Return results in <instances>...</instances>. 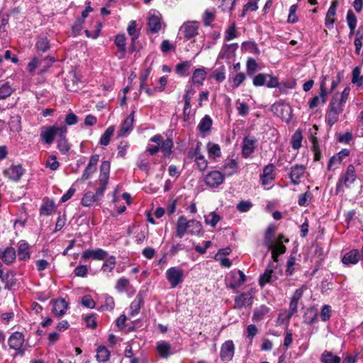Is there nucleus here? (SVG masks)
Here are the masks:
<instances>
[{
    "label": "nucleus",
    "mask_w": 363,
    "mask_h": 363,
    "mask_svg": "<svg viewBox=\"0 0 363 363\" xmlns=\"http://www.w3.org/2000/svg\"><path fill=\"white\" fill-rule=\"evenodd\" d=\"M206 72L205 70V68H198L194 70L191 77V80L194 84L201 85L203 84V82L206 79Z\"/></svg>",
    "instance_id": "nucleus-34"
},
{
    "label": "nucleus",
    "mask_w": 363,
    "mask_h": 363,
    "mask_svg": "<svg viewBox=\"0 0 363 363\" xmlns=\"http://www.w3.org/2000/svg\"><path fill=\"white\" fill-rule=\"evenodd\" d=\"M202 143L201 142H197L195 148H191L189 151L188 156L191 159L196 160L199 156H201L202 154L201 152Z\"/></svg>",
    "instance_id": "nucleus-63"
},
{
    "label": "nucleus",
    "mask_w": 363,
    "mask_h": 363,
    "mask_svg": "<svg viewBox=\"0 0 363 363\" xmlns=\"http://www.w3.org/2000/svg\"><path fill=\"white\" fill-rule=\"evenodd\" d=\"M110 167L111 164L108 161H103L100 167L99 185L106 189L109 179Z\"/></svg>",
    "instance_id": "nucleus-20"
},
{
    "label": "nucleus",
    "mask_w": 363,
    "mask_h": 363,
    "mask_svg": "<svg viewBox=\"0 0 363 363\" xmlns=\"http://www.w3.org/2000/svg\"><path fill=\"white\" fill-rule=\"evenodd\" d=\"M298 301L291 300L289 304V311L288 313H282L280 314L279 318H282L283 321L289 322L292 315L297 312Z\"/></svg>",
    "instance_id": "nucleus-38"
},
{
    "label": "nucleus",
    "mask_w": 363,
    "mask_h": 363,
    "mask_svg": "<svg viewBox=\"0 0 363 363\" xmlns=\"http://www.w3.org/2000/svg\"><path fill=\"white\" fill-rule=\"evenodd\" d=\"M304 170L305 168L303 165H295L291 168L290 179L294 184L296 185L301 182Z\"/></svg>",
    "instance_id": "nucleus-26"
},
{
    "label": "nucleus",
    "mask_w": 363,
    "mask_h": 363,
    "mask_svg": "<svg viewBox=\"0 0 363 363\" xmlns=\"http://www.w3.org/2000/svg\"><path fill=\"white\" fill-rule=\"evenodd\" d=\"M238 169V162L233 159L225 160L222 167V170L224 172L223 174L228 177L232 176L236 173Z\"/></svg>",
    "instance_id": "nucleus-29"
},
{
    "label": "nucleus",
    "mask_w": 363,
    "mask_h": 363,
    "mask_svg": "<svg viewBox=\"0 0 363 363\" xmlns=\"http://www.w3.org/2000/svg\"><path fill=\"white\" fill-rule=\"evenodd\" d=\"M25 169L21 164H12L7 169H4L3 174L4 177L9 179L18 182L23 175Z\"/></svg>",
    "instance_id": "nucleus-12"
},
{
    "label": "nucleus",
    "mask_w": 363,
    "mask_h": 363,
    "mask_svg": "<svg viewBox=\"0 0 363 363\" xmlns=\"http://www.w3.org/2000/svg\"><path fill=\"white\" fill-rule=\"evenodd\" d=\"M134 121V111L127 117V118L123 122L121 128L118 131V136L123 137L125 136L133 128V124Z\"/></svg>",
    "instance_id": "nucleus-25"
},
{
    "label": "nucleus",
    "mask_w": 363,
    "mask_h": 363,
    "mask_svg": "<svg viewBox=\"0 0 363 363\" xmlns=\"http://www.w3.org/2000/svg\"><path fill=\"white\" fill-rule=\"evenodd\" d=\"M347 23L350 30H355L357 23V19L354 13L349 10L347 13Z\"/></svg>",
    "instance_id": "nucleus-60"
},
{
    "label": "nucleus",
    "mask_w": 363,
    "mask_h": 363,
    "mask_svg": "<svg viewBox=\"0 0 363 363\" xmlns=\"http://www.w3.org/2000/svg\"><path fill=\"white\" fill-rule=\"evenodd\" d=\"M269 312V308L264 305L255 309L252 320L256 322L262 320L264 317Z\"/></svg>",
    "instance_id": "nucleus-41"
},
{
    "label": "nucleus",
    "mask_w": 363,
    "mask_h": 363,
    "mask_svg": "<svg viewBox=\"0 0 363 363\" xmlns=\"http://www.w3.org/2000/svg\"><path fill=\"white\" fill-rule=\"evenodd\" d=\"M55 207V202L48 199H45L43 205L40 208V214L41 216H50Z\"/></svg>",
    "instance_id": "nucleus-36"
},
{
    "label": "nucleus",
    "mask_w": 363,
    "mask_h": 363,
    "mask_svg": "<svg viewBox=\"0 0 363 363\" xmlns=\"http://www.w3.org/2000/svg\"><path fill=\"white\" fill-rule=\"evenodd\" d=\"M173 146V141L172 139H167L162 141L160 145V150L164 153V156H169L172 152V148Z\"/></svg>",
    "instance_id": "nucleus-58"
},
{
    "label": "nucleus",
    "mask_w": 363,
    "mask_h": 363,
    "mask_svg": "<svg viewBox=\"0 0 363 363\" xmlns=\"http://www.w3.org/2000/svg\"><path fill=\"white\" fill-rule=\"evenodd\" d=\"M114 43L118 48L116 55L119 60H122L126 55V38L124 34H118L114 39Z\"/></svg>",
    "instance_id": "nucleus-17"
},
{
    "label": "nucleus",
    "mask_w": 363,
    "mask_h": 363,
    "mask_svg": "<svg viewBox=\"0 0 363 363\" xmlns=\"http://www.w3.org/2000/svg\"><path fill=\"white\" fill-rule=\"evenodd\" d=\"M208 152L210 157H219L221 156L220 146L218 144H208Z\"/></svg>",
    "instance_id": "nucleus-59"
},
{
    "label": "nucleus",
    "mask_w": 363,
    "mask_h": 363,
    "mask_svg": "<svg viewBox=\"0 0 363 363\" xmlns=\"http://www.w3.org/2000/svg\"><path fill=\"white\" fill-rule=\"evenodd\" d=\"M67 128L65 125H46L40 128V139L47 145H51L56 135L67 133Z\"/></svg>",
    "instance_id": "nucleus-1"
},
{
    "label": "nucleus",
    "mask_w": 363,
    "mask_h": 363,
    "mask_svg": "<svg viewBox=\"0 0 363 363\" xmlns=\"http://www.w3.org/2000/svg\"><path fill=\"white\" fill-rule=\"evenodd\" d=\"M251 296L246 293H242L235 298V308H241L247 303L251 304Z\"/></svg>",
    "instance_id": "nucleus-39"
},
{
    "label": "nucleus",
    "mask_w": 363,
    "mask_h": 363,
    "mask_svg": "<svg viewBox=\"0 0 363 363\" xmlns=\"http://www.w3.org/2000/svg\"><path fill=\"white\" fill-rule=\"evenodd\" d=\"M350 150L348 149H342V150H340L338 154H337V157H333L330 159L329 160V162H328V168L330 169V167H332V165L333 164H335V162H339L340 163L342 162V160H343V158L349 156L350 155Z\"/></svg>",
    "instance_id": "nucleus-49"
},
{
    "label": "nucleus",
    "mask_w": 363,
    "mask_h": 363,
    "mask_svg": "<svg viewBox=\"0 0 363 363\" xmlns=\"http://www.w3.org/2000/svg\"><path fill=\"white\" fill-rule=\"evenodd\" d=\"M110 352L104 346H100L97 348L96 358L99 362H105L109 359Z\"/></svg>",
    "instance_id": "nucleus-43"
},
{
    "label": "nucleus",
    "mask_w": 363,
    "mask_h": 363,
    "mask_svg": "<svg viewBox=\"0 0 363 363\" xmlns=\"http://www.w3.org/2000/svg\"><path fill=\"white\" fill-rule=\"evenodd\" d=\"M329 79V76H323L322 80L320 84V94L319 96H315L313 97L308 102V106L311 109H313L317 108L318 106L321 104H324L326 101V96L328 94L327 87H326V82Z\"/></svg>",
    "instance_id": "nucleus-4"
},
{
    "label": "nucleus",
    "mask_w": 363,
    "mask_h": 363,
    "mask_svg": "<svg viewBox=\"0 0 363 363\" xmlns=\"http://www.w3.org/2000/svg\"><path fill=\"white\" fill-rule=\"evenodd\" d=\"M143 303V296L140 291L130 305V315L131 316L138 315L140 311L141 306Z\"/></svg>",
    "instance_id": "nucleus-27"
},
{
    "label": "nucleus",
    "mask_w": 363,
    "mask_h": 363,
    "mask_svg": "<svg viewBox=\"0 0 363 363\" xmlns=\"http://www.w3.org/2000/svg\"><path fill=\"white\" fill-rule=\"evenodd\" d=\"M225 179V174L218 170L209 172L205 176V183L211 188H216L222 184Z\"/></svg>",
    "instance_id": "nucleus-7"
},
{
    "label": "nucleus",
    "mask_w": 363,
    "mask_h": 363,
    "mask_svg": "<svg viewBox=\"0 0 363 363\" xmlns=\"http://www.w3.org/2000/svg\"><path fill=\"white\" fill-rule=\"evenodd\" d=\"M199 26L196 21H187L182 24L179 29L181 34L186 40H190L197 35Z\"/></svg>",
    "instance_id": "nucleus-10"
},
{
    "label": "nucleus",
    "mask_w": 363,
    "mask_h": 363,
    "mask_svg": "<svg viewBox=\"0 0 363 363\" xmlns=\"http://www.w3.org/2000/svg\"><path fill=\"white\" fill-rule=\"evenodd\" d=\"M127 32L128 35L131 37L130 51L133 52L135 50V41L140 35V28H137V23L135 21L132 20L129 22L128 26L127 27Z\"/></svg>",
    "instance_id": "nucleus-18"
},
{
    "label": "nucleus",
    "mask_w": 363,
    "mask_h": 363,
    "mask_svg": "<svg viewBox=\"0 0 363 363\" xmlns=\"http://www.w3.org/2000/svg\"><path fill=\"white\" fill-rule=\"evenodd\" d=\"M320 361L322 363H340L341 359L331 352L325 351L321 355Z\"/></svg>",
    "instance_id": "nucleus-45"
},
{
    "label": "nucleus",
    "mask_w": 363,
    "mask_h": 363,
    "mask_svg": "<svg viewBox=\"0 0 363 363\" xmlns=\"http://www.w3.org/2000/svg\"><path fill=\"white\" fill-rule=\"evenodd\" d=\"M276 227L274 225H269L265 232L264 245L267 247H272L274 241V232Z\"/></svg>",
    "instance_id": "nucleus-33"
},
{
    "label": "nucleus",
    "mask_w": 363,
    "mask_h": 363,
    "mask_svg": "<svg viewBox=\"0 0 363 363\" xmlns=\"http://www.w3.org/2000/svg\"><path fill=\"white\" fill-rule=\"evenodd\" d=\"M357 176L353 164H349L345 173H342L336 184V191L338 192L345 186L350 188L357 180Z\"/></svg>",
    "instance_id": "nucleus-2"
},
{
    "label": "nucleus",
    "mask_w": 363,
    "mask_h": 363,
    "mask_svg": "<svg viewBox=\"0 0 363 363\" xmlns=\"http://www.w3.org/2000/svg\"><path fill=\"white\" fill-rule=\"evenodd\" d=\"M203 227L199 221L196 220H189L188 233L191 235H199L202 233Z\"/></svg>",
    "instance_id": "nucleus-48"
},
{
    "label": "nucleus",
    "mask_w": 363,
    "mask_h": 363,
    "mask_svg": "<svg viewBox=\"0 0 363 363\" xmlns=\"http://www.w3.org/2000/svg\"><path fill=\"white\" fill-rule=\"evenodd\" d=\"M257 140L253 137L246 136L243 139L242 154L243 157H249L256 148Z\"/></svg>",
    "instance_id": "nucleus-15"
},
{
    "label": "nucleus",
    "mask_w": 363,
    "mask_h": 363,
    "mask_svg": "<svg viewBox=\"0 0 363 363\" xmlns=\"http://www.w3.org/2000/svg\"><path fill=\"white\" fill-rule=\"evenodd\" d=\"M14 91L9 82H6L0 86V99H5L9 97Z\"/></svg>",
    "instance_id": "nucleus-52"
},
{
    "label": "nucleus",
    "mask_w": 363,
    "mask_h": 363,
    "mask_svg": "<svg viewBox=\"0 0 363 363\" xmlns=\"http://www.w3.org/2000/svg\"><path fill=\"white\" fill-rule=\"evenodd\" d=\"M211 77L215 79L218 83L223 82L225 79V66L221 65L218 68L215 69L211 74Z\"/></svg>",
    "instance_id": "nucleus-51"
},
{
    "label": "nucleus",
    "mask_w": 363,
    "mask_h": 363,
    "mask_svg": "<svg viewBox=\"0 0 363 363\" xmlns=\"http://www.w3.org/2000/svg\"><path fill=\"white\" fill-rule=\"evenodd\" d=\"M189 220L184 216H181L177 223L176 235L182 238L186 233H188Z\"/></svg>",
    "instance_id": "nucleus-28"
},
{
    "label": "nucleus",
    "mask_w": 363,
    "mask_h": 363,
    "mask_svg": "<svg viewBox=\"0 0 363 363\" xmlns=\"http://www.w3.org/2000/svg\"><path fill=\"white\" fill-rule=\"evenodd\" d=\"M116 263V257L113 255H111L103 263L101 266V270L105 273L112 272V271L115 268Z\"/></svg>",
    "instance_id": "nucleus-46"
},
{
    "label": "nucleus",
    "mask_w": 363,
    "mask_h": 363,
    "mask_svg": "<svg viewBox=\"0 0 363 363\" xmlns=\"http://www.w3.org/2000/svg\"><path fill=\"white\" fill-rule=\"evenodd\" d=\"M245 280L246 277L244 272L241 270L231 271L227 277L228 286L233 289H237L242 285Z\"/></svg>",
    "instance_id": "nucleus-8"
},
{
    "label": "nucleus",
    "mask_w": 363,
    "mask_h": 363,
    "mask_svg": "<svg viewBox=\"0 0 363 363\" xmlns=\"http://www.w3.org/2000/svg\"><path fill=\"white\" fill-rule=\"evenodd\" d=\"M220 217L215 212H211L208 215L205 216V223L214 228L220 221Z\"/></svg>",
    "instance_id": "nucleus-57"
},
{
    "label": "nucleus",
    "mask_w": 363,
    "mask_h": 363,
    "mask_svg": "<svg viewBox=\"0 0 363 363\" xmlns=\"http://www.w3.org/2000/svg\"><path fill=\"white\" fill-rule=\"evenodd\" d=\"M361 258L359 251L357 249H353L344 255L342 258V262L347 266L353 265L358 263Z\"/></svg>",
    "instance_id": "nucleus-21"
},
{
    "label": "nucleus",
    "mask_w": 363,
    "mask_h": 363,
    "mask_svg": "<svg viewBox=\"0 0 363 363\" xmlns=\"http://www.w3.org/2000/svg\"><path fill=\"white\" fill-rule=\"evenodd\" d=\"M238 47L237 43L224 45L218 54V58L225 60L228 63H230L234 60Z\"/></svg>",
    "instance_id": "nucleus-11"
},
{
    "label": "nucleus",
    "mask_w": 363,
    "mask_h": 363,
    "mask_svg": "<svg viewBox=\"0 0 363 363\" xmlns=\"http://www.w3.org/2000/svg\"><path fill=\"white\" fill-rule=\"evenodd\" d=\"M274 115L281 118L283 121L289 123L292 118V108L291 106L280 100L275 102L271 108Z\"/></svg>",
    "instance_id": "nucleus-3"
},
{
    "label": "nucleus",
    "mask_w": 363,
    "mask_h": 363,
    "mask_svg": "<svg viewBox=\"0 0 363 363\" xmlns=\"http://www.w3.org/2000/svg\"><path fill=\"white\" fill-rule=\"evenodd\" d=\"M235 352V345L232 340H227L220 347V357L223 361H230Z\"/></svg>",
    "instance_id": "nucleus-14"
},
{
    "label": "nucleus",
    "mask_w": 363,
    "mask_h": 363,
    "mask_svg": "<svg viewBox=\"0 0 363 363\" xmlns=\"http://www.w3.org/2000/svg\"><path fill=\"white\" fill-rule=\"evenodd\" d=\"M274 169L275 167L272 164H269L264 167L263 173L260 176L262 185H267L274 179V176L273 174Z\"/></svg>",
    "instance_id": "nucleus-23"
},
{
    "label": "nucleus",
    "mask_w": 363,
    "mask_h": 363,
    "mask_svg": "<svg viewBox=\"0 0 363 363\" xmlns=\"http://www.w3.org/2000/svg\"><path fill=\"white\" fill-rule=\"evenodd\" d=\"M147 30L151 33H157L162 28V16L159 12L149 13L147 18Z\"/></svg>",
    "instance_id": "nucleus-9"
},
{
    "label": "nucleus",
    "mask_w": 363,
    "mask_h": 363,
    "mask_svg": "<svg viewBox=\"0 0 363 363\" xmlns=\"http://www.w3.org/2000/svg\"><path fill=\"white\" fill-rule=\"evenodd\" d=\"M68 308V304L65 299L60 298L52 302V313L58 317L63 315Z\"/></svg>",
    "instance_id": "nucleus-24"
},
{
    "label": "nucleus",
    "mask_w": 363,
    "mask_h": 363,
    "mask_svg": "<svg viewBox=\"0 0 363 363\" xmlns=\"http://www.w3.org/2000/svg\"><path fill=\"white\" fill-rule=\"evenodd\" d=\"M246 68L247 74L250 76L253 75L257 68L256 60L253 58H249L247 61Z\"/></svg>",
    "instance_id": "nucleus-64"
},
{
    "label": "nucleus",
    "mask_w": 363,
    "mask_h": 363,
    "mask_svg": "<svg viewBox=\"0 0 363 363\" xmlns=\"http://www.w3.org/2000/svg\"><path fill=\"white\" fill-rule=\"evenodd\" d=\"M166 277L169 282L171 287L175 288L183 282L184 270L177 267H172L167 270Z\"/></svg>",
    "instance_id": "nucleus-6"
},
{
    "label": "nucleus",
    "mask_w": 363,
    "mask_h": 363,
    "mask_svg": "<svg viewBox=\"0 0 363 363\" xmlns=\"http://www.w3.org/2000/svg\"><path fill=\"white\" fill-rule=\"evenodd\" d=\"M60 166L59 162L57 160V157L55 155H50L48 158L45 167L50 169L52 171H55L58 169Z\"/></svg>",
    "instance_id": "nucleus-62"
},
{
    "label": "nucleus",
    "mask_w": 363,
    "mask_h": 363,
    "mask_svg": "<svg viewBox=\"0 0 363 363\" xmlns=\"http://www.w3.org/2000/svg\"><path fill=\"white\" fill-rule=\"evenodd\" d=\"M115 128L113 125L109 126L101 136L99 143L103 146H107L109 144L111 138L113 136Z\"/></svg>",
    "instance_id": "nucleus-47"
},
{
    "label": "nucleus",
    "mask_w": 363,
    "mask_h": 363,
    "mask_svg": "<svg viewBox=\"0 0 363 363\" xmlns=\"http://www.w3.org/2000/svg\"><path fill=\"white\" fill-rule=\"evenodd\" d=\"M340 113L328 108L325 115V121L328 125L333 126L339 119Z\"/></svg>",
    "instance_id": "nucleus-55"
},
{
    "label": "nucleus",
    "mask_w": 363,
    "mask_h": 363,
    "mask_svg": "<svg viewBox=\"0 0 363 363\" xmlns=\"http://www.w3.org/2000/svg\"><path fill=\"white\" fill-rule=\"evenodd\" d=\"M35 48L38 52H45L50 48V42L46 37H40L36 42Z\"/></svg>",
    "instance_id": "nucleus-50"
},
{
    "label": "nucleus",
    "mask_w": 363,
    "mask_h": 363,
    "mask_svg": "<svg viewBox=\"0 0 363 363\" xmlns=\"http://www.w3.org/2000/svg\"><path fill=\"white\" fill-rule=\"evenodd\" d=\"M318 313L312 309H308L303 315V321L307 325H313L317 321Z\"/></svg>",
    "instance_id": "nucleus-53"
},
{
    "label": "nucleus",
    "mask_w": 363,
    "mask_h": 363,
    "mask_svg": "<svg viewBox=\"0 0 363 363\" xmlns=\"http://www.w3.org/2000/svg\"><path fill=\"white\" fill-rule=\"evenodd\" d=\"M212 125L213 121L210 116L205 115L199 122L197 128L201 133H206L211 130Z\"/></svg>",
    "instance_id": "nucleus-32"
},
{
    "label": "nucleus",
    "mask_w": 363,
    "mask_h": 363,
    "mask_svg": "<svg viewBox=\"0 0 363 363\" xmlns=\"http://www.w3.org/2000/svg\"><path fill=\"white\" fill-rule=\"evenodd\" d=\"M66 133H63L61 135H59V139L57 140V148L62 152V154L65 155L67 154L70 149L69 145L67 142V140L66 139L65 136Z\"/></svg>",
    "instance_id": "nucleus-44"
},
{
    "label": "nucleus",
    "mask_w": 363,
    "mask_h": 363,
    "mask_svg": "<svg viewBox=\"0 0 363 363\" xmlns=\"http://www.w3.org/2000/svg\"><path fill=\"white\" fill-rule=\"evenodd\" d=\"M40 60L42 62L40 74H43L47 71V69L51 67L53 62H55V57L48 55L45 57H40Z\"/></svg>",
    "instance_id": "nucleus-56"
},
{
    "label": "nucleus",
    "mask_w": 363,
    "mask_h": 363,
    "mask_svg": "<svg viewBox=\"0 0 363 363\" xmlns=\"http://www.w3.org/2000/svg\"><path fill=\"white\" fill-rule=\"evenodd\" d=\"M337 96H333L328 108L340 114L344 110L345 103L338 99Z\"/></svg>",
    "instance_id": "nucleus-37"
},
{
    "label": "nucleus",
    "mask_w": 363,
    "mask_h": 363,
    "mask_svg": "<svg viewBox=\"0 0 363 363\" xmlns=\"http://www.w3.org/2000/svg\"><path fill=\"white\" fill-rule=\"evenodd\" d=\"M267 74L259 73L255 75L252 80V84L255 86H262L266 84Z\"/></svg>",
    "instance_id": "nucleus-61"
},
{
    "label": "nucleus",
    "mask_w": 363,
    "mask_h": 363,
    "mask_svg": "<svg viewBox=\"0 0 363 363\" xmlns=\"http://www.w3.org/2000/svg\"><path fill=\"white\" fill-rule=\"evenodd\" d=\"M352 82L357 86H361L363 84V76L361 75V68L356 67L352 71Z\"/></svg>",
    "instance_id": "nucleus-54"
},
{
    "label": "nucleus",
    "mask_w": 363,
    "mask_h": 363,
    "mask_svg": "<svg viewBox=\"0 0 363 363\" xmlns=\"http://www.w3.org/2000/svg\"><path fill=\"white\" fill-rule=\"evenodd\" d=\"M338 6V1L333 0L331 3L330 6L329 7L325 18V25L328 29H333L334 27L335 23V16L336 15V10Z\"/></svg>",
    "instance_id": "nucleus-19"
},
{
    "label": "nucleus",
    "mask_w": 363,
    "mask_h": 363,
    "mask_svg": "<svg viewBox=\"0 0 363 363\" xmlns=\"http://www.w3.org/2000/svg\"><path fill=\"white\" fill-rule=\"evenodd\" d=\"M108 255V252L101 248L96 250H85L82 255V259L88 260L93 259L95 260H104Z\"/></svg>",
    "instance_id": "nucleus-16"
},
{
    "label": "nucleus",
    "mask_w": 363,
    "mask_h": 363,
    "mask_svg": "<svg viewBox=\"0 0 363 363\" xmlns=\"http://www.w3.org/2000/svg\"><path fill=\"white\" fill-rule=\"evenodd\" d=\"M171 345L167 342H159L157 345V352L162 358H167L170 354Z\"/></svg>",
    "instance_id": "nucleus-40"
},
{
    "label": "nucleus",
    "mask_w": 363,
    "mask_h": 363,
    "mask_svg": "<svg viewBox=\"0 0 363 363\" xmlns=\"http://www.w3.org/2000/svg\"><path fill=\"white\" fill-rule=\"evenodd\" d=\"M272 267H273V263L270 264L265 269L264 272L260 275L259 279V284L261 287H263L267 284L272 283L277 280V277L273 276V270Z\"/></svg>",
    "instance_id": "nucleus-22"
},
{
    "label": "nucleus",
    "mask_w": 363,
    "mask_h": 363,
    "mask_svg": "<svg viewBox=\"0 0 363 363\" xmlns=\"http://www.w3.org/2000/svg\"><path fill=\"white\" fill-rule=\"evenodd\" d=\"M18 256L21 260H26L30 258L29 245L25 240H21L18 243Z\"/></svg>",
    "instance_id": "nucleus-30"
},
{
    "label": "nucleus",
    "mask_w": 363,
    "mask_h": 363,
    "mask_svg": "<svg viewBox=\"0 0 363 363\" xmlns=\"http://www.w3.org/2000/svg\"><path fill=\"white\" fill-rule=\"evenodd\" d=\"M16 250L13 247H9L5 249V250L3 252L1 256V259L6 264H11L13 262V261L16 259Z\"/></svg>",
    "instance_id": "nucleus-35"
},
{
    "label": "nucleus",
    "mask_w": 363,
    "mask_h": 363,
    "mask_svg": "<svg viewBox=\"0 0 363 363\" xmlns=\"http://www.w3.org/2000/svg\"><path fill=\"white\" fill-rule=\"evenodd\" d=\"M24 343V336L20 332H15L11 334L8 340L10 348L19 351V354L23 355L24 351L21 349Z\"/></svg>",
    "instance_id": "nucleus-13"
},
{
    "label": "nucleus",
    "mask_w": 363,
    "mask_h": 363,
    "mask_svg": "<svg viewBox=\"0 0 363 363\" xmlns=\"http://www.w3.org/2000/svg\"><path fill=\"white\" fill-rule=\"evenodd\" d=\"M106 188L99 186L96 192L87 191L82 199V205L86 207H90L96 203L104 196Z\"/></svg>",
    "instance_id": "nucleus-5"
},
{
    "label": "nucleus",
    "mask_w": 363,
    "mask_h": 363,
    "mask_svg": "<svg viewBox=\"0 0 363 363\" xmlns=\"http://www.w3.org/2000/svg\"><path fill=\"white\" fill-rule=\"evenodd\" d=\"M191 67V62L189 61H184L182 63L177 64L175 67V72L179 75L184 77L189 74V69Z\"/></svg>",
    "instance_id": "nucleus-42"
},
{
    "label": "nucleus",
    "mask_w": 363,
    "mask_h": 363,
    "mask_svg": "<svg viewBox=\"0 0 363 363\" xmlns=\"http://www.w3.org/2000/svg\"><path fill=\"white\" fill-rule=\"evenodd\" d=\"M272 251V258L274 262H278V257L279 255L285 253L286 247L283 243L272 244V247H267Z\"/></svg>",
    "instance_id": "nucleus-31"
}]
</instances>
